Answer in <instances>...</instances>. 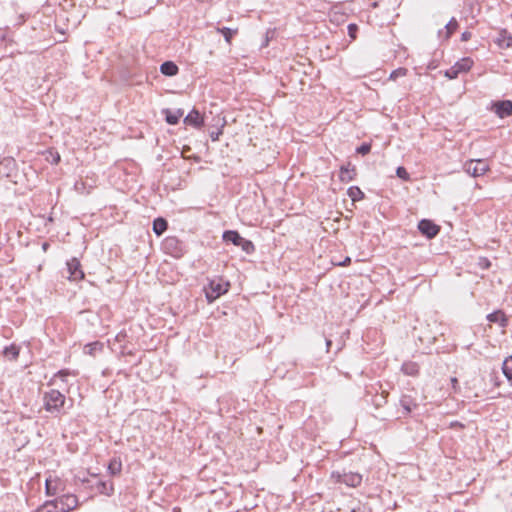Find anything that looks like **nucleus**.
<instances>
[{
	"label": "nucleus",
	"instance_id": "18",
	"mask_svg": "<svg viewBox=\"0 0 512 512\" xmlns=\"http://www.w3.org/2000/svg\"><path fill=\"white\" fill-rule=\"evenodd\" d=\"M178 70V66L172 61H166L160 66L161 73L166 76H175Z\"/></svg>",
	"mask_w": 512,
	"mask_h": 512
},
{
	"label": "nucleus",
	"instance_id": "2",
	"mask_svg": "<svg viewBox=\"0 0 512 512\" xmlns=\"http://www.w3.org/2000/svg\"><path fill=\"white\" fill-rule=\"evenodd\" d=\"M66 397L59 390L52 389L43 395L44 409L52 415L62 414Z\"/></svg>",
	"mask_w": 512,
	"mask_h": 512
},
{
	"label": "nucleus",
	"instance_id": "33",
	"mask_svg": "<svg viewBox=\"0 0 512 512\" xmlns=\"http://www.w3.org/2000/svg\"><path fill=\"white\" fill-rule=\"evenodd\" d=\"M348 34L349 36L351 37L352 40L356 39V35H357V31H358V27L356 24H349L348 27Z\"/></svg>",
	"mask_w": 512,
	"mask_h": 512
},
{
	"label": "nucleus",
	"instance_id": "22",
	"mask_svg": "<svg viewBox=\"0 0 512 512\" xmlns=\"http://www.w3.org/2000/svg\"><path fill=\"white\" fill-rule=\"evenodd\" d=\"M19 352L20 348L15 344H11L4 348L3 355L9 360H16L19 357Z\"/></svg>",
	"mask_w": 512,
	"mask_h": 512
},
{
	"label": "nucleus",
	"instance_id": "20",
	"mask_svg": "<svg viewBox=\"0 0 512 512\" xmlns=\"http://www.w3.org/2000/svg\"><path fill=\"white\" fill-rule=\"evenodd\" d=\"M168 228V222L164 218H156L153 221V231L156 235H162Z\"/></svg>",
	"mask_w": 512,
	"mask_h": 512
},
{
	"label": "nucleus",
	"instance_id": "42",
	"mask_svg": "<svg viewBox=\"0 0 512 512\" xmlns=\"http://www.w3.org/2000/svg\"><path fill=\"white\" fill-rule=\"evenodd\" d=\"M451 382H452V384H453V385H455V384H457V383H458V381H457V379H456V378H452V379H451Z\"/></svg>",
	"mask_w": 512,
	"mask_h": 512
},
{
	"label": "nucleus",
	"instance_id": "16",
	"mask_svg": "<svg viewBox=\"0 0 512 512\" xmlns=\"http://www.w3.org/2000/svg\"><path fill=\"white\" fill-rule=\"evenodd\" d=\"M243 237L235 230H227L223 233V240L232 243L235 246L241 244Z\"/></svg>",
	"mask_w": 512,
	"mask_h": 512
},
{
	"label": "nucleus",
	"instance_id": "17",
	"mask_svg": "<svg viewBox=\"0 0 512 512\" xmlns=\"http://www.w3.org/2000/svg\"><path fill=\"white\" fill-rule=\"evenodd\" d=\"M163 114L165 115L166 122L169 125H176L179 121V119L183 116V112L181 110H169L166 109L163 111Z\"/></svg>",
	"mask_w": 512,
	"mask_h": 512
},
{
	"label": "nucleus",
	"instance_id": "29",
	"mask_svg": "<svg viewBox=\"0 0 512 512\" xmlns=\"http://www.w3.org/2000/svg\"><path fill=\"white\" fill-rule=\"evenodd\" d=\"M396 175H397V177H399L400 179H402L404 181H409L410 180V175L407 172L406 168L403 167V166H399L396 169Z\"/></svg>",
	"mask_w": 512,
	"mask_h": 512
},
{
	"label": "nucleus",
	"instance_id": "35",
	"mask_svg": "<svg viewBox=\"0 0 512 512\" xmlns=\"http://www.w3.org/2000/svg\"><path fill=\"white\" fill-rule=\"evenodd\" d=\"M223 130H212L210 133V138L212 141H217L219 136L222 134Z\"/></svg>",
	"mask_w": 512,
	"mask_h": 512
},
{
	"label": "nucleus",
	"instance_id": "32",
	"mask_svg": "<svg viewBox=\"0 0 512 512\" xmlns=\"http://www.w3.org/2000/svg\"><path fill=\"white\" fill-rule=\"evenodd\" d=\"M406 74H407V69L406 68H398V69H396V70L391 72L389 78L392 79V80H395L398 77L406 76Z\"/></svg>",
	"mask_w": 512,
	"mask_h": 512
},
{
	"label": "nucleus",
	"instance_id": "28",
	"mask_svg": "<svg viewBox=\"0 0 512 512\" xmlns=\"http://www.w3.org/2000/svg\"><path fill=\"white\" fill-rule=\"evenodd\" d=\"M217 31H218L219 33H221V34L224 36L225 41H226L227 43H230V42H231V38H232V36H233L234 34H236V32H237V30H232V29H230V28H228V27L217 28Z\"/></svg>",
	"mask_w": 512,
	"mask_h": 512
},
{
	"label": "nucleus",
	"instance_id": "15",
	"mask_svg": "<svg viewBox=\"0 0 512 512\" xmlns=\"http://www.w3.org/2000/svg\"><path fill=\"white\" fill-rule=\"evenodd\" d=\"M184 123L189 126L203 125V117L197 110H192L185 118Z\"/></svg>",
	"mask_w": 512,
	"mask_h": 512
},
{
	"label": "nucleus",
	"instance_id": "43",
	"mask_svg": "<svg viewBox=\"0 0 512 512\" xmlns=\"http://www.w3.org/2000/svg\"><path fill=\"white\" fill-rule=\"evenodd\" d=\"M116 339H117L118 341H120V340L122 339V335H121V334H118V335L116 336Z\"/></svg>",
	"mask_w": 512,
	"mask_h": 512
},
{
	"label": "nucleus",
	"instance_id": "8",
	"mask_svg": "<svg viewBox=\"0 0 512 512\" xmlns=\"http://www.w3.org/2000/svg\"><path fill=\"white\" fill-rule=\"evenodd\" d=\"M418 229L422 235L428 239L435 238L440 232V226L435 224L432 220L422 219L418 223Z\"/></svg>",
	"mask_w": 512,
	"mask_h": 512
},
{
	"label": "nucleus",
	"instance_id": "38",
	"mask_svg": "<svg viewBox=\"0 0 512 512\" xmlns=\"http://www.w3.org/2000/svg\"><path fill=\"white\" fill-rule=\"evenodd\" d=\"M470 37H471V33L470 32H463L462 35H461L462 41H467L468 39H470Z\"/></svg>",
	"mask_w": 512,
	"mask_h": 512
},
{
	"label": "nucleus",
	"instance_id": "6",
	"mask_svg": "<svg viewBox=\"0 0 512 512\" xmlns=\"http://www.w3.org/2000/svg\"><path fill=\"white\" fill-rule=\"evenodd\" d=\"M472 66L473 60L470 57L462 58L446 70L445 76L449 79H455L460 73L469 71Z\"/></svg>",
	"mask_w": 512,
	"mask_h": 512
},
{
	"label": "nucleus",
	"instance_id": "30",
	"mask_svg": "<svg viewBox=\"0 0 512 512\" xmlns=\"http://www.w3.org/2000/svg\"><path fill=\"white\" fill-rule=\"evenodd\" d=\"M371 151V143L364 142L356 148V152L361 155H367Z\"/></svg>",
	"mask_w": 512,
	"mask_h": 512
},
{
	"label": "nucleus",
	"instance_id": "11",
	"mask_svg": "<svg viewBox=\"0 0 512 512\" xmlns=\"http://www.w3.org/2000/svg\"><path fill=\"white\" fill-rule=\"evenodd\" d=\"M89 487L105 496H112L114 493V484L112 481L98 479L95 484L89 485Z\"/></svg>",
	"mask_w": 512,
	"mask_h": 512
},
{
	"label": "nucleus",
	"instance_id": "5",
	"mask_svg": "<svg viewBox=\"0 0 512 512\" xmlns=\"http://www.w3.org/2000/svg\"><path fill=\"white\" fill-rule=\"evenodd\" d=\"M228 282H223L221 279L211 280L208 287L205 288V295L209 303L215 301L221 295L225 294L229 288Z\"/></svg>",
	"mask_w": 512,
	"mask_h": 512
},
{
	"label": "nucleus",
	"instance_id": "21",
	"mask_svg": "<svg viewBox=\"0 0 512 512\" xmlns=\"http://www.w3.org/2000/svg\"><path fill=\"white\" fill-rule=\"evenodd\" d=\"M347 195L353 202L363 200L365 198L364 192L358 186H351L347 190Z\"/></svg>",
	"mask_w": 512,
	"mask_h": 512
},
{
	"label": "nucleus",
	"instance_id": "4",
	"mask_svg": "<svg viewBox=\"0 0 512 512\" xmlns=\"http://www.w3.org/2000/svg\"><path fill=\"white\" fill-rule=\"evenodd\" d=\"M331 479H333L335 483H343L353 488L360 486L362 483V475L351 471H333L331 473Z\"/></svg>",
	"mask_w": 512,
	"mask_h": 512
},
{
	"label": "nucleus",
	"instance_id": "39",
	"mask_svg": "<svg viewBox=\"0 0 512 512\" xmlns=\"http://www.w3.org/2000/svg\"><path fill=\"white\" fill-rule=\"evenodd\" d=\"M49 246H50V245H49V243H48V242H44V243L42 244V250H43L44 252H46V251L48 250Z\"/></svg>",
	"mask_w": 512,
	"mask_h": 512
},
{
	"label": "nucleus",
	"instance_id": "3",
	"mask_svg": "<svg viewBox=\"0 0 512 512\" xmlns=\"http://www.w3.org/2000/svg\"><path fill=\"white\" fill-rule=\"evenodd\" d=\"M162 250L165 254L178 259L186 253V245L176 236H168L162 242Z\"/></svg>",
	"mask_w": 512,
	"mask_h": 512
},
{
	"label": "nucleus",
	"instance_id": "25",
	"mask_svg": "<svg viewBox=\"0 0 512 512\" xmlns=\"http://www.w3.org/2000/svg\"><path fill=\"white\" fill-rule=\"evenodd\" d=\"M122 470V463L119 459L113 458L108 464V471L110 475L115 476L120 474Z\"/></svg>",
	"mask_w": 512,
	"mask_h": 512
},
{
	"label": "nucleus",
	"instance_id": "10",
	"mask_svg": "<svg viewBox=\"0 0 512 512\" xmlns=\"http://www.w3.org/2000/svg\"><path fill=\"white\" fill-rule=\"evenodd\" d=\"M491 110L500 118L508 117L512 114V101L503 100L492 103Z\"/></svg>",
	"mask_w": 512,
	"mask_h": 512
},
{
	"label": "nucleus",
	"instance_id": "46",
	"mask_svg": "<svg viewBox=\"0 0 512 512\" xmlns=\"http://www.w3.org/2000/svg\"><path fill=\"white\" fill-rule=\"evenodd\" d=\"M484 265L488 267L490 265V262H484Z\"/></svg>",
	"mask_w": 512,
	"mask_h": 512
},
{
	"label": "nucleus",
	"instance_id": "27",
	"mask_svg": "<svg viewBox=\"0 0 512 512\" xmlns=\"http://www.w3.org/2000/svg\"><path fill=\"white\" fill-rule=\"evenodd\" d=\"M238 247H241V249L247 254H251L255 251V246L252 241L245 238L242 239L241 244H239Z\"/></svg>",
	"mask_w": 512,
	"mask_h": 512
},
{
	"label": "nucleus",
	"instance_id": "31",
	"mask_svg": "<svg viewBox=\"0 0 512 512\" xmlns=\"http://www.w3.org/2000/svg\"><path fill=\"white\" fill-rule=\"evenodd\" d=\"M446 30H447V36H450L453 32L456 31V29L458 28V23L457 21L452 18L445 26Z\"/></svg>",
	"mask_w": 512,
	"mask_h": 512
},
{
	"label": "nucleus",
	"instance_id": "36",
	"mask_svg": "<svg viewBox=\"0 0 512 512\" xmlns=\"http://www.w3.org/2000/svg\"><path fill=\"white\" fill-rule=\"evenodd\" d=\"M50 154H51V156H52V161H51L52 163L57 164V163H59V162H60V155H59V153H58V152H52V151H50Z\"/></svg>",
	"mask_w": 512,
	"mask_h": 512
},
{
	"label": "nucleus",
	"instance_id": "34",
	"mask_svg": "<svg viewBox=\"0 0 512 512\" xmlns=\"http://www.w3.org/2000/svg\"><path fill=\"white\" fill-rule=\"evenodd\" d=\"M69 375V371L66 369L58 371L54 377L60 378L62 381H65V377Z\"/></svg>",
	"mask_w": 512,
	"mask_h": 512
},
{
	"label": "nucleus",
	"instance_id": "40",
	"mask_svg": "<svg viewBox=\"0 0 512 512\" xmlns=\"http://www.w3.org/2000/svg\"><path fill=\"white\" fill-rule=\"evenodd\" d=\"M34 512H46V508H44V505L37 508Z\"/></svg>",
	"mask_w": 512,
	"mask_h": 512
},
{
	"label": "nucleus",
	"instance_id": "13",
	"mask_svg": "<svg viewBox=\"0 0 512 512\" xmlns=\"http://www.w3.org/2000/svg\"><path fill=\"white\" fill-rule=\"evenodd\" d=\"M399 403L403 409L404 415H409L418 406L415 399L410 395H402Z\"/></svg>",
	"mask_w": 512,
	"mask_h": 512
},
{
	"label": "nucleus",
	"instance_id": "19",
	"mask_svg": "<svg viewBox=\"0 0 512 512\" xmlns=\"http://www.w3.org/2000/svg\"><path fill=\"white\" fill-rule=\"evenodd\" d=\"M401 370L405 375L417 376L419 374V365L412 361L404 362Z\"/></svg>",
	"mask_w": 512,
	"mask_h": 512
},
{
	"label": "nucleus",
	"instance_id": "41",
	"mask_svg": "<svg viewBox=\"0 0 512 512\" xmlns=\"http://www.w3.org/2000/svg\"><path fill=\"white\" fill-rule=\"evenodd\" d=\"M331 344H332V341L330 339H326L327 351H329Z\"/></svg>",
	"mask_w": 512,
	"mask_h": 512
},
{
	"label": "nucleus",
	"instance_id": "26",
	"mask_svg": "<svg viewBox=\"0 0 512 512\" xmlns=\"http://www.w3.org/2000/svg\"><path fill=\"white\" fill-rule=\"evenodd\" d=\"M45 491L48 496H54L57 494V482L52 479H46L45 482Z\"/></svg>",
	"mask_w": 512,
	"mask_h": 512
},
{
	"label": "nucleus",
	"instance_id": "44",
	"mask_svg": "<svg viewBox=\"0 0 512 512\" xmlns=\"http://www.w3.org/2000/svg\"><path fill=\"white\" fill-rule=\"evenodd\" d=\"M83 484L89 485L90 481L89 480H83Z\"/></svg>",
	"mask_w": 512,
	"mask_h": 512
},
{
	"label": "nucleus",
	"instance_id": "1",
	"mask_svg": "<svg viewBox=\"0 0 512 512\" xmlns=\"http://www.w3.org/2000/svg\"><path fill=\"white\" fill-rule=\"evenodd\" d=\"M43 505L46 512H70L77 508L78 498L73 494H65L53 500H48Z\"/></svg>",
	"mask_w": 512,
	"mask_h": 512
},
{
	"label": "nucleus",
	"instance_id": "14",
	"mask_svg": "<svg viewBox=\"0 0 512 512\" xmlns=\"http://www.w3.org/2000/svg\"><path fill=\"white\" fill-rule=\"evenodd\" d=\"M357 173L354 166H351L350 163L346 166H341L339 179L341 182H350L355 179Z\"/></svg>",
	"mask_w": 512,
	"mask_h": 512
},
{
	"label": "nucleus",
	"instance_id": "45",
	"mask_svg": "<svg viewBox=\"0 0 512 512\" xmlns=\"http://www.w3.org/2000/svg\"><path fill=\"white\" fill-rule=\"evenodd\" d=\"M484 265L488 267L490 265V262H484Z\"/></svg>",
	"mask_w": 512,
	"mask_h": 512
},
{
	"label": "nucleus",
	"instance_id": "24",
	"mask_svg": "<svg viewBox=\"0 0 512 512\" xmlns=\"http://www.w3.org/2000/svg\"><path fill=\"white\" fill-rule=\"evenodd\" d=\"M502 371L509 383L512 385V355L507 357L502 365Z\"/></svg>",
	"mask_w": 512,
	"mask_h": 512
},
{
	"label": "nucleus",
	"instance_id": "12",
	"mask_svg": "<svg viewBox=\"0 0 512 512\" xmlns=\"http://www.w3.org/2000/svg\"><path fill=\"white\" fill-rule=\"evenodd\" d=\"M486 318L490 323H497L502 328L508 326L509 319L502 310H496L488 314Z\"/></svg>",
	"mask_w": 512,
	"mask_h": 512
},
{
	"label": "nucleus",
	"instance_id": "7",
	"mask_svg": "<svg viewBox=\"0 0 512 512\" xmlns=\"http://www.w3.org/2000/svg\"><path fill=\"white\" fill-rule=\"evenodd\" d=\"M465 171L472 175L473 177H478L484 175L489 167L486 161L484 160H470L465 163Z\"/></svg>",
	"mask_w": 512,
	"mask_h": 512
},
{
	"label": "nucleus",
	"instance_id": "23",
	"mask_svg": "<svg viewBox=\"0 0 512 512\" xmlns=\"http://www.w3.org/2000/svg\"><path fill=\"white\" fill-rule=\"evenodd\" d=\"M103 349V343L99 341H95L92 343H88L84 346V353L94 356L97 352L102 351Z\"/></svg>",
	"mask_w": 512,
	"mask_h": 512
},
{
	"label": "nucleus",
	"instance_id": "9",
	"mask_svg": "<svg viewBox=\"0 0 512 512\" xmlns=\"http://www.w3.org/2000/svg\"><path fill=\"white\" fill-rule=\"evenodd\" d=\"M67 270L69 273L68 279L71 281H78L84 278V272L82 271L81 263L76 257H73L67 261Z\"/></svg>",
	"mask_w": 512,
	"mask_h": 512
},
{
	"label": "nucleus",
	"instance_id": "37",
	"mask_svg": "<svg viewBox=\"0 0 512 512\" xmlns=\"http://www.w3.org/2000/svg\"><path fill=\"white\" fill-rule=\"evenodd\" d=\"M351 263V258L346 257L342 262L338 263L339 266H348Z\"/></svg>",
	"mask_w": 512,
	"mask_h": 512
}]
</instances>
